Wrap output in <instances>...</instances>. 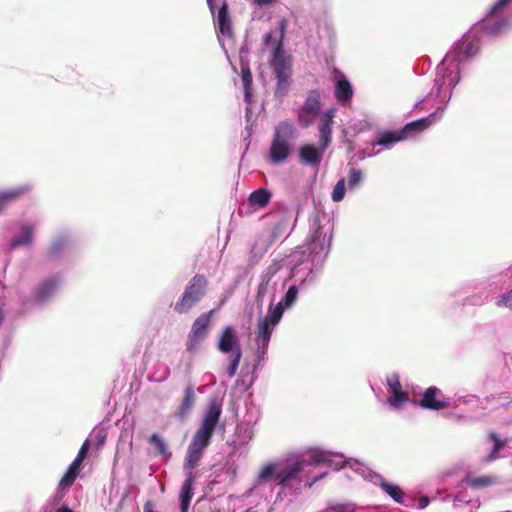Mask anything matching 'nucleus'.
I'll use <instances>...</instances> for the list:
<instances>
[{
  "mask_svg": "<svg viewBox=\"0 0 512 512\" xmlns=\"http://www.w3.org/2000/svg\"><path fill=\"white\" fill-rule=\"evenodd\" d=\"M429 504V498L427 496H422L419 498V501H418V506L420 509H424L428 506Z\"/></svg>",
  "mask_w": 512,
  "mask_h": 512,
  "instance_id": "nucleus-41",
  "label": "nucleus"
},
{
  "mask_svg": "<svg viewBox=\"0 0 512 512\" xmlns=\"http://www.w3.org/2000/svg\"><path fill=\"white\" fill-rule=\"evenodd\" d=\"M326 461L325 457L322 454H314L311 457V463L314 465H320Z\"/></svg>",
  "mask_w": 512,
  "mask_h": 512,
  "instance_id": "nucleus-39",
  "label": "nucleus"
},
{
  "mask_svg": "<svg viewBox=\"0 0 512 512\" xmlns=\"http://www.w3.org/2000/svg\"><path fill=\"white\" fill-rule=\"evenodd\" d=\"M335 116V110H327L322 118L320 119L318 130H319V143L322 149H327L332 141V125Z\"/></svg>",
  "mask_w": 512,
  "mask_h": 512,
  "instance_id": "nucleus-15",
  "label": "nucleus"
},
{
  "mask_svg": "<svg viewBox=\"0 0 512 512\" xmlns=\"http://www.w3.org/2000/svg\"><path fill=\"white\" fill-rule=\"evenodd\" d=\"M326 150L327 149H322L320 143L318 148L312 144H305L299 149V161L303 165L318 167Z\"/></svg>",
  "mask_w": 512,
  "mask_h": 512,
  "instance_id": "nucleus-14",
  "label": "nucleus"
},
{
  "mask_svg": "<svg viewBox=\"0 0 512 512\" xmlns=\"http://www.w3.org/2000/svg\"><path fill=\"white\" fill-rule=\"evenodd\" d=\"M362 181V172L356 168H351L348 173V187L350 189L358 186Z\"/></svg>",
  "mask_w": 512,
  "mask_h": 512,
  "instance_id": "nucleus-34",
  "label": "nucleus"
},
{
  "mask_svg": "<svg viewBox=\"0 0 512 512\" xmlns=\"http://www.w3.org/2000/svg\"><path fill=\"white\" fill-rule=\"evenodd\" d=\"M207 278L202 274L192 277L181 298L175 303L174 310L178 314L188 313L206 294Z\"/></svg>",
  "mask_w": 512,
  "mask_h": 512,
  "instance_id": "nucleus-4",
  "label": "nucleus"
},
{
  "mask_svg": "<svg viewBox=\"0 0 512 512\" xmlns=\"http://www.w3.org/2000/svg\"><path fill=\"white\" fill-rule=\"evenodd\" d=\"M196 402L195 388L192 384L188 385L184 390V395L178 406L175 416L181 420L186 419L192 411Z\"/></svg>",
  "mask_w": 512,
  "mask_h": 512,
  "instance_id": "nucleus-17",
  "label": "nucleus"
},
{
  "mask_svg": "<svg viewBox=\"0 0 512 512\" xmlns=\"http://www.w3.org/2000/svg\"><path fill=\"white\" fill-rule=\"evenodd\" d=\"M31 189L32 187L26 184L8 189L6 191H2L0 192V200L5 206H7L11 202H14L28 194L31 191Z\"/></svg>",
  "mask_w": 512,
  "mask_h": 512,
  "instance_id": "nucleus-22",
  "label": "nucleus"
},
{
  "mask_svg": "<svg viewBox=\"0 0 512 512\" xmlns=\"http://www.w3.org/2000/svg\"><path fill=\"white\" fill-rule=\"evenodd\" d=\"M232 357L233 358H232L231 364L227 370V373L230 377H233L237 372V369H238V366H239V363H240V360L242 357L241 349H235V352L232 353Z\"/></svg>",
  "mask_w": 512,
  "mask_h": 512,
  "instance_id": "nucleus-35",
  "label": "nucleus"
},
{
  "mask_svg": "<svg viewBox=\"0 0 512 512\" xmlns=\"http://www.w3.org/2000/svg\"><path fill=\"white\" fill-rule=\"evenodd\" d=\"M320 92L311 90L298 111L297 121L301 127H308L316 120L321 107Z\"/></svg>",
  "mask_w": 512,
  "mask_h": 512,
  "instance_id": "nucleus-8",
  "label": "nucleus"
},
{
  "mask_svg": "<svg viewBox=\"0 0 512 512\" xmlns=\"http://www.w3.org/2000/svg\"><path fill=\"white\" fill-rule=\"evenodd\" d=\"M494 482H495V478L493 476H488V475L467 479L468 485L474 489L490 486Z\"/></svg>",
  "mask_w": 512,
  "mask_h": 512,
  "instance_id": "nucleus-29",
  "label": "nucleus"
},
{
  "mask_svg": "<svg viewBox=\"0 0 512 512\" xmlns=\"http://www.w3.org/2000/svg\"><path fill=\"white\" fill-rule=\"evenodd\" d=\"M222 407L216 399H211L204 411L199 428L195 431L191 442L188 445L184 462L186 474H193L192 471L199 465L204 450L209 446L213 433L219 423Z\"/></svg>",
  "mask_w": 512,
  "mask_h": 512,
  "instance_id": "nucleus-1",
  "label": "nucleus"
},
{
  "mask_svg": "<svg viewBox=\"0 0 512 512\" xmlns=\"http://www.w3.org/2000/svg\"><path fill=\"white\" fill-rule=\"evenodd\" d=\"M296 137L297 130L288 120L281 121L275 127L269 149V159L272 164L278 165L289 158Z\"/></svg>",
  "mask_w": 512,
  "mask_h": 512,
  "instance_id": "nucleus-2",
  "label": "nucleus"
},
{
  "mask_svg": "<svg viewBox=\"0 0 512 512\" xmlns=\"http://www.w3.org/2000/svg\"><path fill=\"white\" fill-rule=\"evenodd\" d=\"M193 484H194L193 474H187V478L181 487V491H180V495H179L181 512H188V509H189V506L191 503V499L193 496Z\"/></svg>",
  "mask_w": 512,
  "mask_h": 512,
  "instance_id": "nucleus-19",
  "label": "nucleus"
},
{
  "mask_svg": "<svg viewBox=\"0 0 512 512\" xmlns=\"http://www.w3.org/2000/svg\"><path fill=\"white\" fill-rule=\"evenodd\" d=\"M67 490H62L60 487H59V491L58 493L54 496L53 498V505H57L58 503L61 502V500L63 499L64 497V494Z\"/></svg>",
  "mask_w": 512,
  "mask_h": 512,
  "instance_id": "nucleus-40",
  "label": "nucleus"
},
{
  "mask_svg": "<svg viewBox=\"0 0 512 512\" xmlns=\"http://www.w3.org/2000/svg\"><path fill=\"white\" fill-rule=\"evenodd\" d=\"M82 467V462L78 461L77 459H74L73 462L68 467V470L63 475V477L60 479L59 487L62 490H68L77 479Z\"/></svg>",
  "mask_w": 512,
  "mask_h": 512,
  "instance_id": "nucleus-20",
  "label": "nucleus"
},
{
  "mask_svg": "<svg viewBox=\"0 0 512 512\" xmlns=\"http://www.w3.org/2000/svg\"><path fill=\"white\" fill-rule=\"evenodd\" d=\"M148 443L155 448V451L158 455H166L167 454V445L164 439L158 434H152L148 438Z\"/></svg>",
  "mask_w": 512,
  "mask_h": 512,
  "instance_id": "nucleus-30",
  "label": "nucleus"
},
{
  "mask_svg": "<svg viewBox=\"0 0 512 512\" xmlns=\"http://www.w3.org/2000/svg\"><path fill=\"white\" fill-rule=\"evenodd\" d=\"M143 512H155L153 510V504L151 501H147L145 504H144V509H143Z\"/></svg>",
  "mask_w": 512,
  "mask_h": 512,
  "instance_id": "nucleus-42",
  "label": "nucleus"
},
{
  "mask_svg": "<svg viewBox=\"0 0 512 512\" xmlns=\"http://www.w3.org/2000/svg\"><path fill=\"white\" fill-rule=\"evenodd\" d=\"M21 234L18 237H15L10 242V248L15 249L20 246H29L33 241V229L29 225L21 226Z\"/></svg>",
  "mask_w": 512,
  "mask_h": 512,
  "instance_id": "nucleus-26",
  "label": "nucleus"
},
{
  "mask_svg": "<svg viewBox=\"0 0 512 512\" xmlns=\"http://www.w3.org/2000/svg\"><path fill=\"white\" fill-rule=\"evenodd\" d=\"M60 279L56 276L48 277L40 282L33 291V299L36 303H44L55 293Z\"/></svg>",
  "mask_w": 512,
  "mask_h": 512,
  "instance_id": "nucleus-13",
  "label": "nucleus"
},
{
  "mask_svg": "<svg viewBox=\"0 0 512 512\" xmlns=\"http://www.w3.org/2000/svg\"><path fill=\"white\" fill-rule=\"evenodd\" d=\"M335 98L339 102L349 101L353 96V89L350 82L344 75L338 79L335 85Z\"/></svg>",
  "mask_w": 512,
  "mask_h": 512,
  "instance_id": "nucleus-24",
  "label": "nucleus"
},
{
  "mask_svg": "<svg viewBox=\"0 0 512 512\" xmlns=\"http://www.w3.org/2000/svg\"><path fill=\"white\" fill-rule=\"evenodd\" d=\"M512 0H498L482 21L483 28L490 34L501 32L508 24L506 19H494Z\"/></svg>",
  "mask_w": 512,
  "mask_h": 512,
  "instance_id": "nucleus-11",
  "label": "nucleus"
},
{
  "mask_svg": "<svg viewBox=\"0 0 512 512\" xmlns=\"http://www.w3.org/2000/svg\"><path fill=\"white\" fill-rule=\"evenodd\" d=\"M89 449H90V441H89L88 439H86V440L82 443V445H81V447H80V449H79V451H78V454H77V456H76V458H75V459H77L78 461H80V462H82V463H83V461H84V460H85V458L87 457V454H88V452H89Z\"/></svg>",
  "mask_w": 512,
  "mask_h": 512,
  "instance_id": "nucleus-36",
  "label": "nucleus"
},
{
  "mask_svg": "<svg viewBox=\"0 0 512 512\" xmlns=\"http://www.w3.org/2000/svg\"><path fill=\"white\" fill-rule=\"evenodd\" d=\"M306 463L304 459H297L291 464L269 462L261 468L257 481L259 484L266 483L273 478L277 485L288 487L292 481L298 478Z\"/></svg>",
  "mask_w": 512,
  "mask_h": 512,
  "instance_id": "nucleus-3",
  "label": "nucleus"
},
{
  "mask_svg": "<svg viewBox=\"0 0 512 512\" xmlns=\"http://www.w3.org/2000/svg\"><path fill=\"white\" fill-rule=\"evenodd\" d=\"M272 2H273V0H256V3L258 5H261V6L262 5H268V4L272 3Z\"/></svg>",
  "mask_w": 512,
  "mask_h": 512,
  "instance_id": "nucleus-46",
  "label": "nucleus"
},
{
  "mask_svg": "<svg viewBox=\"0 0 512 512\" xmlns=\"http://www.w3.org/2000/svg\"><path fill=\"white\" fill-rule=\"evenodd\" d=\"M497 305L500 307H507L512 309V290L503 294L497 302Z\"/></svg>",
  "mask_w": 512,
  "mask_h": 512,
  "instance_id": "nucleus-37",
  "label": "nucleus"
},
{
  "mask_svg": "<svg viewBox=\"0 0 512 512\" xmlns=\"http://www.w3.org/2000/svg\"><path fill=\"white\" fill-rule=\"evenodd\" d=\"M217 24L219 31L222 35L229 37L232 36V22L228 13V5L226 2H223V4L218 10Z\"/></svg>",
  "mask_w": 512,
  "mask_h": 512,
  "instance_id": "nucleus-21",
  "label": "nucleus"
},
{
  "mask_svg": "<svg viewBox=\"0 0 512 512\" xmlns=\"http://www.w3.org/2000/svg\"><path fill=\"white\" fill-rule=\"evenodd\" d=\"M241 79L243 83L244 93L246 100H249L251 97V90H252V73L247 65L241 66Z\"/></svg>",
  "mask_w": 512,
  "mask_h": 512,
  "instance_id": "nucleus-28",
  "label": "nucleus"
},
{
  "mask_svg": "<svg viewBox=\"0 0 512 512\" xmlns=\"http://www.w3.org/2000/svg\"><path fill=\"white\" fill-rule=\"evenodd\" d=\"M214 310L201 314L192 324L187 339V350L194 352L206 338Z\"/></svg>",
  "mask_w": 512,
  "mask_h": 512,
  "instance_id": "nucleus-9",
  "label": "nucleus"
},
{
  "mask_svg": "<svg viewBox=\"0 0 512 512\" xmlns=\"http://www.w3.org/2000/svg\"><path fill=\"white\" fill-rule=\"evenodd\" d=\"M218 349L224 354L234 353L235 349H241L236 332L232 327L227 326L222 330L218 341Z\"/></svg>",
  "mask_w": 512,
  "mask_h": 512,
  "instance_id": "nucleus-16",
  "label": "nucleus"
},
{
  "mask_svg": "<svg viewBox=\"0 0 512 512\" xmlns=\"http://www.w3.org/2000/svg\"><path fill=\"white\" fill-rule=\"evenodd\" d=\"M270 39H271V33H267V34L265 35V37H264V41H265V43H268Z\"/></svg>",
  "mask_w": 512,
  "mask_h": 512,
  "instance_id": "nucleus-47",
  "label": "nucleus"
},
{
  "mask_svg": "<svg viewBox=\"0 0 512 512\" xmlns=\"http://www.w3.org/2000/svg\"><path fill=\"white\" fill-rule=\"evenodd\" d=\"M380 487L395 502L403 503V501H404V493H403L402 489L398 485H395V484L383 481V482L380 483Z\"/></svg>",
  "mask_w": 512,
  "mask_h": 512,
  "instance_id": "nucleus-27",
  "label": "nucleus"
},
{
  "mask_svg": "<svg viewBox=\"0 0 512 512\" xmlns=\"http://www.w3.org/2000/svg\"><path fill=\"white\" fill-rule=\"evenodd\" d=\"M271 67L277 79V92L286 93L291 84L292 62L291 58L285 55L281 43L273 51Z\"/></svg>",
  "mask_w": 512,
  "mask_h": 512,
  "instance_id": "nucleus-5",
  "label": "nucleus"
},
{
  "mask_svg": "<svg viewBox=\"0 0 512 512\" xmlns=\"http://www.w3.org/2000/svg\"><path fill=\"white\" fill-rule=\"evenodd\" d=\"M245 512H255V511H252L251 509H248Z\"/></svg>",
  "mask_w": 512,
  "mask_h": 512,
  "instance_id": "nucleus-51",
  "label": "nucleus"
},
{
  "mask_svg": "<svg viewBox=\"0 0 512 512\" xmlns=\"http://www.w3.org/2000/svg\"><path fill=\"white\" fill-rule=\"evenodd\" d=\"M56 512H74L71 508L66 505L61 506L56 510Z\"/></svg>",
  "mask_w": 512,
  "mask_h": 512,
  "instance_id": "nucleus-45",
  "label": "nucleus"
},
{
  "mask_svg": "<svg viewBox=\"0 0 512 512\" xmlns=\"http://www.w3.org/2000/svg\"><path fill=\"white\" fill-rule=\"evenodd\" d=\"M62 247L63 244L60 241L53 243L48 249L49 256L53 257L58 255L61 252Z\"/></svg>",
  "mask_w": 512,
  "mask_h": 512,
  "instance_id": "nucleus-38",
  "label": "nucleus"
},
{
  "mask_svg": "<svg viewBox=\"0 0 512 512\" xmlns=\"http://www.w3.org/2000/svg\"><path fill=\"white\" fill-rule=\"evenodd\" d=\"M325 476V474H321L317 477H315L311 482H308L307 485L309 487H311L314 483L318 482L319 480H321L323 477Z\"/></svg>",
  "mask_w": 512,
  "mask_h": 512,
  "instance_id": "nucleus-44",
  "label": "nucleus"
},
{
  "mask_svg": "<svg viewBox=\"0 0 512 512\" xmlns=\"http://www.w3.org/2000/svg\"><path fill=\"white\" fill-rule=\"evenodd\" d=\"M271 196V192L268 189L259 188L249 195L248 202L254 208L263 209L269 204Z\"/></svg>",
  "mask_w": 512,
  "mask_h": 512,
  "instance_id": "nucleus-23",
  "label": "nucleus"
},
{
  "mask_svg": "<svg viewBox=\"0 0 512 512\" xmlns=\"http://www.w3.org/2000/svg\"><path fill=\"white\" fill-rule=\"evenodd\" d=\"M335 510H336V512H345V507L340 506V507L335 508Z\"/></svg>",
  "mask_w": 512,
  "mask_h": 512,
  "instance_id": "nucleus-48",
  "label": "nucleus"
},
{
  "mask_svg": "<svg viewBox=\"0 0 512 512\" xmlns=\"http://www.w3.org/2000/svg\"><path fill=\"white\" fill-rule=\"evenodd\" d=\"M283 312L282 303H278L275 307L270 306L269 314L259 322L256 344L261 356L267 352L272 332L282 318Z\"/></svg>",
  "mask_w": 512,
  "mask_h": 512,
  "instance_id": "nucleus-6",
  "label": "nucleus"
},
{
  "mask_svg": "<svg viewBox=\"0 0 512 512\" xmlns=\"http://www.w3.org/2000/svg\"><path fill=\"white\" fill-rule=\"evenodd\" d=\"M479 50V44L476 39L471 38L470 35H464L452 48V50L446 55L441 65L438 66V71L441 72L444 69V64L448 60L461 62L474 56Z\"/></svg>",
  "mask_w": 512,
  "mask_h": 512,
  "instance_id": "nucleus-7",
  "label": "nucleus"
},
{
  "mask_svg": "<svg viewBox=\"0 0 512 512\" xmlns=\"http://www.w3.org/2000/svg\"><path fill=\"white\" fill-rule=\"evenodd\" d=\"M442 111V108L439 107L427 117L407 123L402 129H400L404 140L419 135L437 123L442 118Z\"/></svg>",
  "mask_w": 512,
  "mask_h": 512,
  "instance_id": "nucleus-10",
  "label": "nucleus"
},
{
  "mask_svg": "<svg viewBox=\"0 0 512 512\" xmlns=\"http://www.w3.org/2000/svg\"><path fill=\"white\" fill-rule=\"evenodd\" d=\"M402 140H404V138L400 130L382 131L377 134V139L374 144L390 147Z\"/></svg>",
  "mask_w": 512,
  "mask_h": 512,
  "instance_id": "nucleus-25",
  "label": "nucleus"
},
{
  "mask_svg": "<svg viewBox=\"0 0 512 512\" xmlns=\"http://www.w3.org/2000/svg\"><path fill=\"white\" fill-rule=\"evenodd\" d=\"M389 392L392 396L389 398V403L393 407H397L400 403L408 401V395L402 391V386L397 375H392L387 379Z\"/></svg>",
  "mask_w": 512,
  "mask_h": 512,
  "instance_id": "nucleus-18",
  "label": "nucleus"
},
{
  "mask_svg": "<svg viewBox=\"0 0 512 512\" xmlns=\"http://www.w3.org/2000/svg\"><path fill=\"white\" fill-rule=\"evenodd\" d=\"M345 196V179L338 180L332 191L331 197L334 202H340Z\"/></svg>",
  "mask_w": 512,
  "mask_h": 512,
  "instance_id": "nucleus-33",
  "label": "nucleus"
},
{
  "mask_svg": "<svg viewBox=\"0 0 512 512\" xmlns=\"http://www.w3.org/2000/svg\"><path fill=\"white\" fill-rule=\"evenodd\" d=\"M489 439L494 442V448L488 456V461H493L497 458V454L504 447L505 443L494 432L489 434Z\"/></svg>",
  "mask_w": 512,
  "mask_h": 512,
  "instance_id": "nucleus-31",
  "label": "nucleus"
},
{
  "mask_svg": "<svg viewBox=\"0 0 512 512\" xmlns=\"http://www.w3.org/2000/svg\"><path fill=\"white\" fill-rule=\"evenodd\" d=\"M297 296H298V288L295 285L290 286L288 288L287 292L285 293L282 301L280 302V303H282L283 308L292 306L294 304V302L296 301Z\"/></svg>",
  "mask_w": 512,
  "mask_h": 512,
  "instance_id": "nucleus-32",
  "label": "nucleus"
},
{
  "mask_svg": "<svg viewBox=\"0 0 512 512\" xmlns=\"http://www.w3.org/2000/svg\"><path fill=\"white\" fill-rule=\"evenodd\" d=\"M442 396V392L439 388L430 386L424 391L422 399L418 404L424 409L433 411L448 408L450 404L448 401L444 400Z\"/></svg>",
  "mask_w": 512,
  "mask_h": 512,
  "instance_id": "nucleus-12",
  "label": "nucleus"
},
{
  "mask_svg": "<svg viewBox=\"0 0 512 512\" xmlns=\"http://www.w3.org/2000/svg\"><path fill=\"white\" fill-rule=\"evenodd\" d=\"M285 29H286V20H285V19H283V20H281V22H280V34H281V38L284 36Z\"/></svg>",
  "mask_w": 512,
  "mask_h": 512,
  "instance_id": "nucleus-43",
  "label": "nucleus"
},
{
  "mask_svg": "<svg viewBox=\"0 0 512 512\" xmlns=\"http://www.w3.org/2000/svg\"><path fill=\"white\" fill-rule=\"evenodd\" d=\"M6 208V206L0 200V213Z\"/></svg>",
  "mask_w": 512,
  "mask_h": 512,
  "instance_id": "nucleus-49",
  "label": "nucleus"
},
{
  "mask_svg": "<svg viewBox=\"0 0 512 512\" xmlns=\"http://www.w3.org/2000/svg\"><path fill=\"white\" fill-rule=\"evenodd\" d=\"M212 1H213V0H207V3H208V5H209L210 7L212 6Z\"/></svg>",
  "mask_w": 512,
  "mask_h": 512,
  "instance_id": "nucleus-50",
  "label": "nucleus"
}]
</instances>
